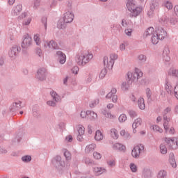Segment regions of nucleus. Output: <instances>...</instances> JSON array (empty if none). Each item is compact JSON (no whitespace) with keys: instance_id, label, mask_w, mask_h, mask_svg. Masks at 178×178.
<instances>
[{"instance_id":"9d476101","label":"nucleus","mask_w":178,"mask_h":178,"mask_svg":"<svg viewBox=\"0 0 178 178\" xmlns=\"http://www.w3.org/2000/svg\"><path fill=\"white\" fill-rule=\"evenodd\" d=\"M36 77L40 81H44L47 79V70L45 68H40L37 72Z\"/></svg>"},{"instance_id":"6e6d98bb","label":"nucleus","mask_w":178,"mask_h":178,"mask_svg":"<svg viewBox=\"0 0 178 178\" xmlns=\"http://www.w3.org/2000/svg\"><path fill=\"white\" fill-rule=\"evenodd\" d=\"M78 133L80 135H84V133H85V128H84V127H80L78 129Z\"/></svg>"},{"instance_id":"5fc2aeb1","label":"nucleus","mask_w":178,"mask_h":178,"mask_svg":"<svg viewBox=\"0 0 178 178\" xmlns=\"http://www.w3.org/2000/svg\"><path fill=\"white\" fill-rule=\"evenodd\" d=\"M129 115L131 118H136V116H137V113L133 110H129Z\"/></svg>"},{"instance_id":"473e14b6","label":"nucleus","mask_w":178,"mask_h":178,"mask_svg":"<svg viewBox=\"0 0 178 178\" xmlns=\"http://www.w3.org/2000/svg\"><path fill=\"white\" fill-rule=\"evenodd\" d=\"M66 22L64 20H59L57 24L58 29H66Z\"/></svg>"},{"instance_id":"cd10ccee","label":"nucleus","mask_w":178,"mask_h":178,"mask_svg":"<svg viewBox=\"0 0 178 178\" xmlns=\"http://www.w3.org/2000/svg\"><path fill=\"white\" fill-rule=\"evenodd\" d=\"M154 34V27L148 28L144 33V37H149V35H153Z\"/></svg>"},{"instance_id":"bf43d9fd","label":"nucleus","mask_w":178,"mask_h":178,"mask_svg":"<svg viewBox=\"0 0 178 178\" xmlns=\"http://www.w3.org/2000/svg\"><path fill=\"white\" fill-rule=\"evenodd\" d=\"M173 95L178 99V84L175 87Z\"/></svg>"},{"instance_id":"f03ea898","label":"nucleus","mask_w":178,"mask_h":178,"mask_svg":"<svg viewBox=\"0 0 178 178\" xmlns=\"http://www.w3.org/2000/svg\"><path fill=\"white\" fill-rule=\"evenodd\" d=\"M92 58V54H90L88 51H83L80 56L77 55L76 56V62L79 66H84L87 65Z\"/></svg>"},{"instance_id":"de8ad7c7","label":"nucleus","mask_w":178,"mask_h":178,"mask_svg":"<svg viewBox=\"0 0 178 178\" xmlns=\"http://www.w3.org/2000/svg\"><path fill=\"white\" fill-rule=\"evenodd\" d=\"M130 169H131V172H133L134 173H136V172H137V165H136V164L131 163L130 164Z\"/></svg>"},{"instance_id":"37998d69","label":"nucleus","mask_w":178,"mask_h":178,"mask_svg":"<svg viewBox=\"0 0 178 178\" xmlns=\"http://www.w3.org/2000/svg\"><path fill=\"white\" fill-rule=\"evenodd\" d=\"M33 40H34L35 42L36 43V45H40V44H41V40H40L39 34L35 35L33 37Z\"/></svg>"},{"instance_id":"58836bf2","label":"nucleus","mask_w":178,"mask_h":178,"mask_svg":"<svg viewBox=\"0 0 178 178\" xmlns=\"http://www.w3.org/2000/svg\"><path fill=\"white\" fill-rule=\"evenodd\" d=\"M41 22L42 24H44L45 30H47V28L48 27V17H42L41 19Z\"/></svg>"},{"instance_id":"e2e57ef3","label":"nucleus","mask_w":178,"mask_h":178,"mask_svg":"<svg viewBox=\"0 0 178 178\" xmlns=\"http://www.w3.org/2000/svg\"><path fill=\"white\" fill-rule=\"evenodd\" d=\"M169 20L170 24H172L173 26H175V24L177 23V20H176V18L170 17Z\"/></svg>"},{"instance_id":"ea45409f","label":"nucleus","mask_w":178,"mask_h":178,"mask_svg":"<svg viewBox=\"0 0 178 178\" xmlns=\"http://www.w3.org/2000/svg\"><path fill=\"white\" fill-rule=\"evenodd\" d=\"M108 73V70H106V67H105L103 70H102L100 74H99V78L104 79L105 76H106V74Z\"/></svg>"},{"instance_id":"aec40b11","label":"nucleus","mask_w":178,"mask_h":178,"mask_svg":"<svg viewBox=\"0 0 178 178\" xmlns=\"http://www.w3.org/2000/svg\"><path fill=\"white\" fill-rule=\"evenodd\" d=\"M23 6L22 4H19L13 8V15L14 16H18V15H20V12H22Z\"/></svg>"},{"instance_id":"603ef678","label":"nucleus","mask_w":178,"mask_h":178,"mask_svg":"<svg viewBox=\"0 0 178 178\" xmlns=\"http://www.w3.org/2000/svg\"><path fill=\"white\" fill-rule=\"evenodd\" d=\"M165 6V8H167V9H169V10L173 8V4H172V3L170 1H166Z\"/></svg>"},{"instance_id":"2f4dec72","label":"nucleus","mask_w":178,"mask_h":178,"mask_svg":"<svg viewBox=\"0 0 178 178\" xmlns=\"http://www.w3.org/2000/svg\"><path fill=\"white\" fill-rule=\"evenodd\" d=\"M117 91L118 90H116V88H113L111 91L106 95V98L107 99H111V98H112L113 95L116 94Z\"/></svg>"},{"instance_id":"6ab92c4d","label":"nucleus","mask_w":178,"mask_h":178,"mask_svg":"<svg viewBox=\"0 0 178 178\" xmlns=\"http://www.w3.org/2000/svg\"><path fill=\"white\" fill-rule=\"evenodd\" d=\"M143 123V120L141 118H137L134 120V122L132 124V128H133V133H137V130L136 129L137 127H139V126Z\"/></svg>"},{"instance_id":"8fccbe9b","label":"nucleus","mask_w":178,"mask_h":178,"mask_svg":"<svg viewBox=\"0 0 178 178\" xmlns=\"http://www.w3.org/2000/svg\"><path fill=\"white\" fill-rule=\"evenodd\" d=\"M138 59H139V60H140V62H142V63H144V62H146V60H147V56L143 54H140L138 56Z\"/></svg>"},{"instance_id":"c03bdc74","label":"nucleus","mask_w":178,"mask_h":178,"mask_svg":"<svg viewBox=\"0 0 178 178\" xmlns=\"http://www.w3.org/2000/svg\"><path fill=\"white\" fill-rule=\"evenodd\" d=\"M118 120L120 123H123V122H126L127 120V116H126L125 114H122L120 115Z\"/></svg>"},{"instance_id":"e433bc0d","label":"nucleus","mask_w":178,"mask_h":178,"mask_svg":"<svg viewBox=\"0 0 178 178\" xmlns=\"http://www.w3.org/2000/svg\"><path fill=\"white\" fill-rule=\"evenodd\" d=\"M88 118H90V119H96L97 115L94 111H88Z\"/></svg>"},{"instance_id":"5701e85b","label":"nucleus","mask_w":178,"mask_h":178,"mask_svg":"<svg viewBox=\"0 0 178 178\" xmlns=\"http://www.w3.org/2000/svg\"><path fill=\"white\" fill-rule=\"evenodd\" d=\"M165 88L168 94H170V95H173V92H172V85L170 84V82H169V81L168 80L165 81Z\"/></svg>"},{"instance_id":"864d4df0","label":"nucleus","mask_w":178,"mask_h":178,"mask_svg":"<svg viewBox=\"0 0 178 178\" xmlns=\"http://www.w3.org/2000/svg\"><path fill=\"white\" fill-rule=\"evenodd\" d=\"M93 156L95 159H101L102 156L101 155V154L98 153L97 152H95L93 153Z\"/></svg>"},{"instance_id":"13d9d810","label":"nucleus","mask_w":178,"mask_h":178,"mask_svg":"<svg viewBox=\"0 0 178 178\" xmlns=\"http://www.w3.org/2000/svg\"><path fill=\"white\" fill-rule=\"evenodd\" d=\"M124 33L130 37L131 35V33H133V29H125Z\"/></svg>"},{"instance_id":"4d7b16f0","label":"nucleus","mask_w":178,"mask_h":178,"mask_svg":"<svg viewBox=\"0 0 178 178\" xmlns=\"http://www.w3.org/2000/svg\"><path fill=\"white\" fill-rule=\"evenodd\" d=\"M81 118H82L83 119H84V118H87V116L88 117V111H81V114H80Z\"/></svg>"},{"instance_id":"423d86ee","label":"nucleus","mask_w":178,"mask_h":178,"mask_svg":"<svg viewBox=\"0 0 178 178\" xmlns=\"http://www.w3.org/2000/svg\"><path fill=\"white\" fill-rule=\"evenodd\" d=\"M144 151V145L140 144L134 147L131 152V155L133 158H138L140 154Z\"/></svg>"},{"instance_id":"f3484780","label":"nucleus","mask_w":178,"mask_h":178,"mask_svg":"<svg viewBox=\"0 0 178 178\" xmlns=\"http://www.w3.org/2000/svg\"><path fill=\"white\" fill-rule=\"evenodd\" d=\"M10 112H16V111H19V109H22V102L18 101L17 102L13 103L11 106Z\"/></svg>"},{"instance_id":"f704fd0d","label":"nucleus","mask_w":178,"mask_h":178,"mask_svg":"<svg viewBox=\"0 0 178 178\" xmlns=\"http://www.w3.org/2000/svg\"><path fill=\"white\" fill-rule=\"evenodd\" d=\"M152 44H154V45H156V44H158V42H159V36H158V35H153L152 36Z\"/></svg>"},{"instance_id":"49530a36","label":"nucleus","mask_w":178,"mask_h":178,"mask_svg":"<svg viewBox=\"0 0 178 178\" xmlns=\"http://www.w3.org/2000/svg\"><path fill=\"white\" fill-rule=\"evenodd\" d=\"M152 129H153L154 131H158L159 133H163V129H162L158 125H154L152 127Z\"/></svg>"},{"instance_id":"4468645a","label":"nucleus","mask_w":178,"mask_h":178,"mask_svg":"<svg viewBox=\"0 0 178 178\" xmlns=\"http://www.w3.org/2000/svg\"><path fill=\"white\" fill-rule=\"evenodd\" d=\"M56 55L58 56L59 63L61 65H63L66 62V54H65L61 51H56Z\"/></svg>"},{"instance_id":"c9c22d12","label":"nucleus","mask_w":178,"mask_h":178,"mask_svg":"<svg viewBox=\"0 0 178 178\" xmlns=\"http://www.w3.org/2000/svg\"><path fill=\"white\" fill-rule=\"evenodd\" d=\"M94 169L95 172L97 173V175H102V173H105L106 171L104 168H102L95 167Z\"/></svg>"},{"instance_id":"a18cd8bd","label":"nucleus","mask_w":178,"mask_h":178,"mask_svg":"<svg viewBox=\"0 0 178 178\" xmlns=\"http://www.w3.org/2000/svg\"><path fill=\"white\" fill-rule=\"evenodd\" d=\"M166 177V172L165 170L159 171L157 175V178H165Z\"/></svg>"},{"instance_id":"680f3d73","label":"nucleus","mask_w":178,"mask_h":178,"mask_svg":"<svg viewBox=\"0 0 178 178\" xmlns=\"http://www.w3.org/2000/svg\"><path fill=\"white\" fill-rule=\"evenodd\" d=\"M15 140H17V143H20L22 141V134L18 133Z\"/></svg>"},{"instance_id":"f257e3e1","label":"nucleus","mask_w":178,"mask_h":178,"mask_svg":"<svg viewBox=\"0 0 178 178\" xmlns=\"http://www.w3.org/2000/svg\"><path fill=\"white\" fill-rule=\"evenodd\" d=\"M127 8L128 10L131 12V17H137L143 10L141 7H138L137 5H136V1L134 0H128V2L127 3Z\"/></svg>"},{"instance_id":"052dcab7","label":"nucleus","mask_w":178,"mask_h":178,"mask_svg":"<svg viewBox=\"0 0 178 178\" xmlns=\"http://www.w3.org/2000/svg\"><path fill=\"white\" fill-rule=\"evenodd\" d=\"M146 94H147V99H149V98H151V95H152V92H151V89L147 88Z\"/></svg>"},{"instance_id":"2eb2a0df","label":"nucleus","mask_w":178,"mask_h":178,"mask_svg":"<svg viewBox=\"0 0 178 178\" xmlns=\"http://www.w3.org/2000/svg\"><path fill=\"white\" fill-rule=\"evenodd\" d=\"M44 48H52L53 49H59V46H58V43H56L54 40H51L49 42H46L44 43Z\"/></svg>"},{"instance_id":"39448f33","label":"nucleus","mask_w":178,"mask_h":178,"mask_svg":"<svg viewBox=\"0 0 178 178\" xmlns=\"http://www.w3.org/2000/svg\"><path fill=\"white\" fill-rule=\"evenodd\" d=\"M127 76H128V79L131 78V80L129 81V83H133V81H136V80H138V79H141L143 72L136 70L134 72H129Z\"/></svg>"},{"instance_id":"b1692460","label":"nucleus","mask_w":178,"mask_h":178,"mask_svg":"<svg viewBox=\"0 0 178 178\" xmlns=\"http://www.w3.org/2000/svg\"><path fill=\"white\" fill-rule=\"evenodd\" d=\"M95 147H97L95 144L88 145L86 147L85 152H86V154H90V152H94V149H95Z\"/></svg>"},{"instance_id":"c85d7f7f","label":"nucleus","mask_w":178,"mask_h":178,"mask_svg":"<svg viewBox=\"0 0 178 178\" xmlns=\"http://www.w3.org/2000/svg\"><path fill=\"white\" fill-rule=\"evenodd\" d=\"M159 23H161V24H168V23H169V17H168L167 16H163L161 17L159 20Z\"/></svg>"},{"instance_id":"0e129e2a","label":"nucleus","mask_w":178,"mask_h":178,"mask_svg":"<svg viewBox=\"0 0 178 178\" xmlns=\"http://www.w3.org/2000/svg\"><path fill=\"white\" fill-rule=\"evenodd\" d=\"M38 6H40V0H35L33 9H37V8H38Z\"/></svg>"},{"instance_id":"bb28decb","label":"nucleus","mask_w":178,"mask_h":178,"mask_svg":"<svg viewBox=\"0 0 178 178\" xmlns=\"http://www.w3.org/2000/svg\"><path fill=\"white\" fill-rule=\"evenodd\" d=\"M138 105L140 109L144 110L145 109V103L144 102V98L140 97L138 100Z\"/></svg>"},{"instance_id":"a878e982","label":"nucleus","mask_w":178,"mask_h":178,"mask_svg":"<svg viewBox=\"0 0 178 178\" xmlns=\"http://www.w3.org/2000/svg\"><path fill=\"white\" fill-rule=\"evenodd\" d=\"M169 76H172V77H177L178 79V70L175 68H170L168 72Z\"/></svg>"},{"instance_id":"ddd939ff","label":"nucleus","mask_w":178,"mask_h":178,"mask_svg":"<svg viewBox=\"0 0 178 178\" xmlns=\"http://www.w3.org/2000/svg\"><path fill=\"white\" fill-rule=\"evenodd\" d=\"M73 19H74V15L70 11H67L64 14L63 20L65 21V23H72Z\"/></svg>"},{"instance_id":"4c0bfd02","label":"nucleus","mask_w":178,"mask_h":178,"mask_svg":"<svg viewBox=\"0 0 178 178\" xmlns=\"http://www.w3.org/2000/svg\"><path fill=\"white\" fill-rule=\"evenodd\" d=\"M102 114L106 116V118H108V119H113V118H115V116H113V115H112L111 112L106 111V110H104L102 111Z\"/></svg>"},{"instance_id":"412c9836","label":"nucleus","mask_w":178,"mask_h":178,"mask_svg":"<svg viewBox=\"0 0 178 178\" xmlns=\"http://www.w3.org/2000/svg\"><path fill=\"white\" fill-rule=\"evenodd\" d=\"M114 149H117L118 151H122L124 152L126 151V146L120 144V143H115L113 145Z\"/></svg>"},{"instance_id":"69168bd1","label":"nucleus","mask_w":178,"mask_h":178,"mask_svg":"<svg viewBox=\"0 0 178 178\" xmlns=\"http://www.w3.org/2000/svg\"><path fill=\"white\" fill-rule=\"evenodd\" d=\"M72 73H74V74H77V73L79 72V67L74 66V67L72 69Z\"/></svg>"},{"instance_id":"a211bd4d","label":"nucleus","mask_w":178,"mask_h":178,"mask_svg":"<svg viewBox=\"0 0 178 178\" xmlns=\"http://www.w3.org/2000/svg\"><path fill=\"white\" fill-rule=\"evenodd\" d=\"M169 54H170V51L168 47H165L163 51V60L165 62H169L170 60V57L169 56Z\"/></svg>"},{"instance_id":"0eeeda50","label":"nucleus","mask_w":178,"mask_h":178,"mask_svg":"<svg viewBox=\"0 0 178 178\" xmlns=\"http://www.w3.org/2000/svg\"><path fill=\"white\" fill-rule=\"evenodd\" d=\"M23 40L22 42V48L23 49H27L30 45H31V42L33 41V39L31 38V36L29 35V33H26L23 36Z\"/></svg>"},{"instance_id":"393cba45","label":"nucleus","mask_w":178,"mask_h":178,"mask_svg":"<svg viewBox=\"0 0 178 178\" xmlns=\"http://www.w3.org/2000/svg\"><path fill=\"white\" fill-rule=\"evenodd\" d=\"M95 139L96 141H101V140H104V134L101 131L97 130L95 133Z\"/></svg>"},{"instance_id":"6e6552de","label":"nucleus","mask_w":178,"mask_h":178,"mask_svg":"<svg viewBox=\"0 0 178 178\" xmlns=\"http://www.w3.org/2000/svg\"><path fill=\"white\" fill-rule=\"evenodd\" d=\"M54 101H47V104L49 106H56V102H59L60 101V97L58 95V93L55 91H52L50 92Z\"/></svg>"},{"instance_id":"4be33fe9","label":"nucleus","mask_w":178,"mask_h":178,"mask_svg":"<svg viewBox=\"0 0 178 178\" xmlns=\"http://www.w3.org/2000/svg\"><path fill=\"white\" fill-rule=\"evenodd\" d=\"M169 162L172 168H176L177 166V164H176V160L175 159V154H170Z\"/></svg>"},{"instance_id":"7ed1b4c3","label":"nucleus","mask_w":178,"mask_h":178,"mask_svg":"<svg viewBox=\"0 0 178 178\" xmlns=\"http://www.w3.org/2000/svg\"><path fill=\"white\" fill-rule=\"evenodd\" d=\"M110 62L108 60V56H104L103 58L104 65L107 67L109 70L113 67V65H115V60L118 59V54H112L110 55Z\"/></svg>"},{"instance_id":"f8f14e48","label":"nucleus","mask_w":178,"mask_h":178,"mask_svg":"<svg viewBox=\"0 0 178 178\" xmlns=\"http://www.w3.org/2000/svg\"><path fill=\"white\" fill-rule=\"evenodd\" d=\"M54 165L56 168H58L59 170H62L65 168V161H62V157L60 156H56L54 158Z\"/></svg>"},{"instance_id":"20e7f679","label":"nucleus","mask_w":178,"mask_h":178,"mask_svg":"<svg viewBox=\"0 0 178 178\" xmlns=\"http://www.w3.org/2000/svg\"><path fill=\"white\" fill-rule=\"evenodd\" d=\"M159 9V3L156 0H153L150 3V8L147 12L149 17H153L155 12Z\"/></svg>"},{"instance_id":"9b49d317","label":"nucleus","mask_w":178,"mask_h":178,"mask_svg":"<svg viewBox=\"0 0 178 178\" xmlns=\"http://www.w3.org/2000/svg\"><path fill=\"white\" fill-rule=\"evenodd\" d=\"M156 34L161 40H165V38L168 35V33L161 26L156 27Z\"/></svg>"},{"instance_id":"72a5a7b5","label":"nucleus","mask_w":178,"mask_h":178,"mask_svg":"<svg viewBox=\"0 0 178 178\" xmlns=\"http://www.w3.org/2000/svg\"><path fill=\"white\" fill-rule=\"evenodd\" d=\"M64 156L65 157L66 161L72 160V154L67 149H65Z\"/></svg>"},{"instance_id":"dca6fc26","label":"nucleus","mask_w":178,"mask_h":178,"mask_svg":"<svg viewBox=\"0 0 178 178\" xmlns=\"http://www.w3.org/2000/svg\"><path fill=\"white\" fill-rule=\"evenodd\" d=\"M130 81H131V78H129V76L127 75V82H123L122 84V89L123 91H127V90H129V87L133 84V82L130 83Z\"/></svg>"},{"instance_id":"338daca9","label":"nucleus","mask_w":178,"mask_h":178,"mask_svg":"<svg viewBox=\"0 0 178 178\" xmlns=\"http://www.w3.org/2000/svg\"><path fill=\"white\" fill-rule=\"evenodd\" d=\"M107 163H108V166H111V168L113 166H115V165H116V163L115 162V160H113V161L111 160L109 161H107Z\"/></svg>"},{"instance_id":"c756f323","label":"nucleus","mask_w":178,"mask_h":178,"mask_svg":"<svg viewBox=\"0 0 178 178\" xmlns=\"http://www.w3.org/2000/svg\"><path fill=\"white\" fill-rule=\"evenodd\" d=\"M111 136L115 140H118V138L119 137V134H118V130H116V129H111Z\"/></svg>"},{"instance_id":"1a4fd4ad","label":"nucleus","mask_w":178,"mask_h":178,"mask_svg":"<svg viewBox=\"0 0 178 178\" xmlns=\"http://www.w3.org/2000/svg\"><path fill=\"white\" fill-rule=\"evenodd\" d=\"M21 49H22L20 47H18L16 45L13 46L8 51V55L10 58H11L12 59H15L16 56L19 55V52H20Z\"/></svg>"},{"instance_id":"774afa93","label":"nucleus","mask_w":178,"mask_h":178,"mask_svg":"<svg viewBox=\"0 0 178 178\" xmlns=\"http://www.w3.org/2000/svg\"><path fill=\"white\" fill-rule=\"evenodd\" d=\"M36 54L38 55V56L40 58H41V56H42V51L41 49H40V48L36 49Z\"/></svg>"},{"instance_id":"79ce46f5","label":"nucleus","mask_w":178,"mask_h":178,"mask_svg":"<svg viewBox=\"0 0 178 178\" xmlns=\"http://www.w3.org/2000/svg\"><path fill=\"white\" fill-rule=\"evenodd\" d=\"M22 162L29 163L31 161V156H24L22 157Z\"/></svg>"},{"instance_id":"3c124183","label":"nucleus","mask_w":178,"mask_h":178,"mask_svg":"<svg viewBox=\"0 0 178 178\" xmlns=\"http://www.w3.org/2000/svg\"><path fill=\"white\" fill-rule=\"evenodd\" d=\"M84 162L86 165H93L94 164V161H92V159H90L88 158H85Z\"/></svg>"},{"instance_id":"09e8293b","label":"nucleus","mask_w":178,"mask_h":178,"mask_svg":"<svg viewBox=\"0 0 178 178\" xmlns=\"http://www.w3.org/2000/svg\"><path fill=\"white\" fill-rule=\"evenodd\" d=\"M169 124V120H164L163 123V127H164V130L165 133H168V130H169V127L168 126Z\"/></svg>"},{"instance_id":"7c9ffc66","label":"nucleus","mask_w":178,"mask_h":178,"mask_svg":"<svg viewBox=\"0 0 178 178\" xmlns=\"http://www.w3.org/2000/svg\"><path fill=\"white\" fill-rule=\"evenodd\" d=\"M170 112H172V108L170 107H167L164 111H163V120H168V113H169Z\"/></svg>"},{"instance_id":"a19ab883","label":"nucleus","mask_w":178,"mask_h":178,"mask_svg":"<svg viewBox=\"0 0 178 178\" xmlns=\"http://www.w3.org/2000/svg\"><path fill=\"white\" fill-rule=\"evenodd\" d=\"M160 149H161V153L163 154H167L168 152V149L166 148V146L163 144L160 145Z\"/></svg>"}]
</instances>
